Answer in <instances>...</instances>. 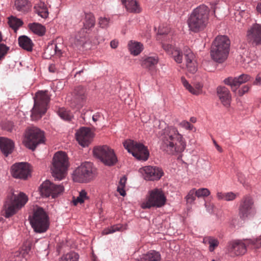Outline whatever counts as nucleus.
Instances as JSON below:
<instances>
[{
	"label": "nucleus",
	"instance_id": "obj_39",
	"mask_svg": "<svg viewBox=\"0 0 261 261\" xmlns=\"http://www.w3.org/2000/svg\"><path fill=\"white\" fill-rule=\"evenodd\" d=\"M89 197L85 190H82L79 193V195L76 198L73 197L72 202L74 205H76L78 203H83L85 200L88 199Z\"/></svg>",
	"mask_w": 261,
	"mask_h": 261
},
{
	"label": "nucleus",
	"instance_id": "obj_62",
	"mask_svg": "<svg viewBox=\"0 0 261 261\" xmlns=\"http://www.w3.org/2000/svg\"><path fill=\"white\" fill-rule=\"evenodd\" d=\"M190 121L192 123H195L196 122V118L192 117L190 118Z\"/></svg>",
	"mask_w": 261,
	"mask_h": 261
},
{
	"label": "nucleus",
	"instance_id": "obj_31",
	"mask_svg": "<svg viewBox=\"0 0 261 261\" xmlns=\"http://www.w3.org/2000/svg\"><path fill=\"white\" fill-rule=\"evenodd\" d=\"M18 43L19 46L28 51L33 49V43L32 41L26 36H21L18 38Z\"/></svg>",
	"mask_w": 261,
	"mask_h": 261
},
{
	"label": "nucleus",
	"instance_id": "obj_16",
	"mask_svg": "<svg viewBox=\"0 0 261 261\" xmlns=\"http://www.w3.org/2000/svg\"><path fill=\"white\" fill-rule=\"evenodd\" d=\"M87 98L86 90L82 86L76 87L73 92L71 104L79 109L83 107Z\"/></svg>",
	"mask_w": 261,
	"mask_h": 261
},
{
	"label": "nucleus",
	"instance_id": "obj_17",
	"mask_svg": "<svg viewBox=\"0 0 261 261\" xmlns=\"http://www.w3.org/2000/svg\"><path fill=\"white\" fill-rule=\"evenodd\" d=\"M247 40L255 45L261 44V24H254L247 31Z\"/></svg>",
	"mask_w": 261,
	"mask_h": 261
},
{
	"label": "nucleus",
	"instance_id": "obj_19",
	"mask_svg": "<svg viewBox=\"0 0 261 261\" xmlns=\"http://www.w3.org/2000/svg\"><path fill=\"white\" fill-rule=\"evenodd\" d=\"M250 79L249 75L243 74L238 77H228L224 80V83L230 86L232 91L236 92L240 85L250 81Z\"/></svg>",
	"mask_w": 261,
	"mask_h": 261
},
{
	"label": "nucleus",
	"instance_id": "obj_21",
	"mask_svg": "<svg viewBox=\"0 0 261 261\" xmlns=\"http://www.w3.org/2000/svg\"><path fill=\"white\" fill-rule=\"evenodd\" d=\"M92 164L85 162L78 167L73 172V179L87 178L92 172Z\"/></svg>",
	"mask_w": 261,
	"mask_h": 261
},
{
	"label": "nucleus",
	"instance_id": "obj_3",
	"mask_svg": "<svg viewBox=\"0 0 261 261\" xmlns=\"http://www.w3.org/2000/svg\"><path fill=\"white\" fill-rule=\"evenodd\" d=\"M230 41L226 36H217L213 42L211 49L212 58L216 62L222 63L227 58Z\"/></svg>",
	"mask_w": 261,
	"mask_h": 261
},
{
	"label": "nucleus",
	"instance_id": "obj_50",
	"mask_svg": "<svg viewBox=\"0 0 261 261\" xmlns=\"http://www.w3.org/2000/svg\"><path fill=\"white\" fill-rule=\"evenodd\" d=\"M109 19L106 17H100L99 19V25L102 28H106L108 26Z\"/></svg>",
	"mask_w": 261,
	"mask_h": 261
},
{
	"label": "nucleus",
	"instance_id": "obj_4",
	"mask_svg": "<svg viewBox=\"0 0 261 261\" xmlns=\"http://www.w3.org/2000/svg\"><path fill=\"white\" fill-rule=\"evenodd\" d=\"M51 165L53 176L58 179L65 178L69 166L66 153L62 151L57 152L53 156Z\"/></svg>",
	"mask_w": 261,
	"mask_h": 261
},
{
	"label": "nucleus",
	"instance_id": "obj_15",
	"mask_svg": "<svg viewBox=\"0 0 261 261\" xmlns=\"http://www.w3.org/2000/svg\"><path fill=\"white\" fill-rule=\"evenodd\" d=\"M164 42L162 43V47L169 55H171L174 61L177 63H181L182 61V53L177 47L169 44L170 36H166Z\"/></svg>",
	"mask_w": 261,
	"mask_h": 261
},
{
	"label": "nucleus",
	"instance_id": "obj_30",
	"mask_svg": "<svg viewBox=\"0 0 261 261\" xmlns=\"http://www.w3.org/2000/svg\"><path fill=\"white\" fill-rule=\"evenodd\" d=\"M53 186L54 183L50 180H45L40 187L41 194L46 197H49L54 188Z\"/></svg>",
	"mask_w": 261,
	"mask_h": 261
},
{
	"label": "nucleus",
	"instance_id": "obj_44",
	"mask_svg": "<svg viewBox=\"0 0 261 261\" xmlns=\"http://www.w3.org/2000/svg\"><path fill=\"white\" fill-rule=\"evenodd\" d=\"M204 241L205 242V243L207 242V243L210 245L209 250L211 252L214 251L215 248L218 246L219 244L218 240L213 238H208L207 239H205L204 240Z\"/></svg>",
	"mask_w": 261,
	"mask_h": 261
},
{
	"label": "nucleus",
	"instance_id": "obj_33",
	"mask_svg": "<svg viewBox=\"0 0 261 261\" xmlns=\"http://www.w3.org/2000/svg\"><path fill=\"white\" fill-rule=\"evenodd\" d=\"M128 48L130 53L135 56L139 55L142 50V45L137 42L130 41L128 44Z\"/></svg>",
	"mask_w": 261,
	"mask_h": 261
},
{
	"label": "nucleus",
	"instance_id": "obj_6",
	"mask_svg": "<svg viewBox=\"0 0 261 261\" xmlns=\"http://www.w3.org/2000/svg\"><path fill=\"white\" fill-rule=\"evenodd\" d=\"M258 249L261 247V236L256 239L238 240L230 243L228 246V251L231 255H240L245 254L247 247Z\"/></svg>",
	"mask_w": 261,
	"mask_h": 261
},
{
	"label": "nucleus",
	"instance_id": "obj_64",
	"mask_svg": "<svg viewBox=\"0 0 261 261\" xmlns=\"http://www.w3.org/2000/svg\"><path fill=\"white\" fill-rule=\"evenodd\" d=\"M120 179H127V177L126 176V175H123L122 177H120Z\"/></svg>",
	"mask_w": 261,
	"mask_h": 261
},
{
	"label": "nucleus",
	"instance_id": "obj_28",
	"mask_svg": "<svg viewBox=\"0 0 261 261\" xmlns=\"http://www.w3.org/2000/svg\"><path fill=\"white\" fill-rule=\"evenodd\" d=\"M35 12L43 18L48 17V11L47 7L44 2L38 1L34 7Z\"/></svg>",
	"mask_w": 261,
	"mask_h": 261
},
{
	"label": "nucleus",
	"instance_id": "obj_11",
	"mask_svg": "<svg viewBox=\"0 0 261 261\" xmlns=\"http://www.w3.org/2000/svg\"><path fill=\"white\" fill-rule=\"evenodd\" d=\"M124 148L139 160L146 161L149 152L143 144L132 140H127L123 143Z\"/></svg>",
	"mask_w": 261,
	"mask_h": 261
},
{
	"label": "nucleus",
	"instance_id": "obj_58",
	"mask_svg": "<svg viewBox=\"0 0 261 261\" xmlns=\"http://www.w3.org/2000/svg\"><path fill=\"white\" fill-rule=\"evenodd\" d=\"M55 51L56 54L57 55L60 56L62 54L61 50L58 47L57 45H56L55 46Z\"/></svg>",
	"mask_w": 261,
	"mask_h": 261
},
{
	"label": "nucleus",
	"instance_id": "obj_46",
	"mask_svg": "<svg viewBox=\"0 0 261 261\" xmlns=\"http://www.w3.org/2000/svg\"><path fill=\"white\" fill-rule=\"evenodd\" d=\"M196 196L199 197H205L208 196L210 194V191L206 188H200L196 190Z\"/></svg>",
	"mask_w": 261,
	"mask_h": 261
},
{
	"label": "nucleus",
	"instance_id": "obj_57",
	"mask_svg": "<svg viewBox=\"0 0 261 261\" xmlns=\"http://www.w3.org/2000/svg\"><path fill=\"white\" fill-rule=\"evenodd\" d=\"M48 70L50 72H55L56 71V68L55 65H50L48 67Z\"/></svg>",
	"mask_w": 261,
	"mask_h": 261
},
{
	"label": "nucleus",
	"instance_id": "obj_52",
	"mask_svg": "<svg viewBox=\"0 0 261 261\" xmlns=\"http://www.w3.org/2000/svg\"><path fill=\"white\" fill-rule=\"evenodd\" d=\"M250 88V87L248 85H245V86H243L241 88V89L239 90V95L240 96H242L243 95H244L245 93H246V92H247L249 91Z\"/></svg>",
	"mask_w": 261,
	"mask_h": 261
},
{
	"label": "nucleus",
	"instance_id": "obj_47",
	"mask_svg": "<svg viewBox=\"0 0 261 261\" xmlns=\"http://www.w3.org/2000/svg\"><path fill=\"white\" fill-rule=\"evenodd\" d=\"M195 189H193L189 191L188 195L186 197V200L188 203H192L195 200L196 197Z\"/></svg>",
	"mask_w": 261,
	"mask_h": 261
},
{
	"label": "nucleus",
	"instance_id": "obj_35",
	"mask_svg": "<svg viewBox=\"0 0 261 261\" xmlns=\"http://www.w3.org/2000/svg\"><path fill=\"white\" fill-rule=\"evenodd\" d=\"M237 197V194L232 192L227 193L218 192L217 194V197L219 200L232 201L234 200Z\"/></svg>",
	"mask_w": 261,
	"mask_h": 261
},
{
	"label": "nucleus",
	"instance_id": "obj_18",
	"mask_svg": "<svg viewBox=\"0 0 261 261\" xmlns=\"http://www.w3.org/2000/svg\"><path fill=\"white\" fill-rule=\"evenodd\" d=\"M139 172L144 178L153 177L159 179L164 175V172L161 168L151 166H147L140 168Z\"/></svg>",
	"mask_w": 261,
	"mask_h": 261
},
{
	"label": "nucleus",
	"instance_id": "obj_32",
	"mask_svg": "<svg viewBox=\"0 0 261 261\" xmlns=\"http://www.w3.org/2000/svg\"><path fill=\"white\" fill-rule=\"evenodd\" d=\"M160 254L158 252L152 250L143 254L138 261H160Z\"/></svg>",
	"mask_w": 261,
	"mask_h": 261
},
{
	"label": "nucleus",
	"instance_id": "obj_37",
	"mask_svg": "<svg viewBox=\"0 0 261 261\" xmlns=\"http://www.w3.org/2000/svg\"><path fill=\"white\" fill-rule=\"evenodd\" d=\"M79 255L75 252H70L63 255L59 261H79Z\"/></svg>",
	"mask_w": 261,
	"mask_h": 261
},
{
	"label": "nucleus",
	"instance_id": "obj_63",
	"mask_svg": "<svg viewBox=\"0 0 261 261\" xmlns=\"http://www.w3.org/2000/svg\"><path fill=\"white\" fill-rule=\"evenodd\" d=\"M92 261H98L96 257L94 255H93L92 257Z\"/></svg>",
	"mask_w": 261,
	"mask_h": 261
},
{
	"label": "nucleus",
	"instance_id": "obj_14",
	"mask_svg": "<svg viewBox=\"0 0 261 261\" xmlns=\"http://www.w3.org/2000/svg\"><path fill=\"white\" fill-rule=\"evenodd\" d=\"M12 175L16 178H24L29 177L31 172L30 165L27 163H19L13 165Z\"/></svg>",
	"mask_w": 261,
	"mask_h": 261
},
{
	"label": "nucleus",
	"instance_id": "obj_29",
	"mask_svg": "<svg viewBox=\"0 0 261 261\" xmlns=\"http://www.w3.org/2000/svg\"><path fill=\"white\" fill-rule=\"evenodd\" d=\"M127 11L132 13H139L141 8L138 3L134 0H121Z\"/></svg>",
	"mask_w": 261,
	"mask_h": 261
},
{
	"label": "nucleus",
	"instance_id": "obj_25",
	"mask_svg": "<svg viewBox=\"0 0 261 261\" xmlns=\"http://www.w3.org/2000/svg\"><path fill=\"white\" fill-rule=\"evenodd\" d=\"M14 146V144L12 140L6 138H0V148L6 156L12 153Z\"/></svg>",
	"mask_w": 261,
	"mask_h": 261
},
{
	"label": "nucleus",
	"instance_id": "obj_12",
	"mask_svg": "<svg viewBox=\"0 0 261 261\" xmlns=\"http://www.w3.org/2000/svg\"><path fill=\"white\" fill-rule=\"evenodd\" d=\"M93 154L105 165L109 166L114 165L117 162V158L113 149L107 145L94 148Z\"/></svg>",
	"mask_w": 261,
	"mask_h": 261
},
{
	"label": "nucleus",
	"instance_id": "obj_5",
	"mask_svg": "<svg viewBox=\"0 0 261 261\" xmlns=\"http://www.w3.org/2000/svg\"><path fill=\"white\" fill-rule=\"evenodd\" d=\"M28 201V196L23 192H20L18 195L13 193L9 194L4 204L5 217L9 218L14 215L24 206Z\"/></svg>",
	"mask_w": 261,
	"mask_h": 261
},
{
	"label": "nucleus",
	"instance_id": "obj_34",
	"mask_svg": "<svg viewBox=\"0 0 261 261\" xmlns=\"http://www.w3.org/2000/svg\"><path fill=\"white\" fill-rule=\"evenodd\" d=\"M84 28L86 30H89L91 28L94 27L95 25V18L94 16L91 14H86L84 21Z\"/></svg>",
	"mask_w": 261,
	"mask_h": 261
},
{
	"label": "nucleus",
	"instance_id": "obj_43",
	"mask_svg": "<svg viewBox=\"0 0 261 261\" xmlns=\"http://www.w3.org/2000/svg\"><path fill=\"white\" fill-rule=\"evenodd\" d=\"M122 226L121 224H117L111 226L110 228L105 229L103 231V234H108L114 233L117 231H121L122 230Z\"/></svg>",
	"mask_w": 261,
	"mask_h": 261
},
{
	"label": "nucleus",
	"instance_id": "obj_53",
	"mask_svg": "<svg viewBox=\"0 0 261 261\" xmlns=\"http://www.w3.org/2000/svg\"><path fill=\"white\" fill-rule=\"evenodd\" d=\"M205 206L206 208V210L210 213L213 212V209L214 207V205L213 203H208L207 202H205Z\"/></svg>",
	"mask_w": 261,
	"mask_h": 261
},
{
	"label": "nucleus",
	"instance_id": "obj_24",
	"mask_svg": "<svg viewBox=\"0 0 261 261\" xmlns=\"http://www.w3.org/2000/svg\"><path fill=\"white\" fill-rule=\"evenodd\" d=\"M217 94L222 104L225 106L229 105L231 96L229 90L225 87L217 88Z\"/></svg>",
	"mask_w": 261,
	"mask_h": 261
},
{
	"label": "nucleus",
	"instance_id": "obj_36",
	"mask_svg": "<svg viewBox=\"0 0 261 261\" xmlns=\"http://www.w3.org/2000/svg\"><path fill=\"white\" fill-rule=\"evenodd\" d=\"M15 6L18 11L23 12L27 11L30 8L27 0H16Z\"/></svg>",
	"mask_w": 261,
	"mask_h": 261
},
{
	"label": "nucleus",
	"instance_id": "obj_13",
	"mask_svg": "<svg viewBox=\"0 0 261 261\" xmlns=\"http://www.w3.org/2000/svg\"><path fill=\"white\" fill-rule=\"evenodd\" d=\"M238 211L239 216L242 219H245L255 214L254 201L251 196L246 195L242 198L240 202Z\"/></svg>",
	"mask_w": 261,
	"mask_h": 261
},
{
	"label": "nucleus",
	"instance_id": "obj_40",
	"mask_svg": "<svg viewBox=\"0 0 261 261\" xmlns=\"http://www.w3.org/2000/svg\"><path fill=\"white\" fill-rule=\"evenodd\" d=\"M8 23L10 27L16 31L19 27L22 25L23 22L20 19L12 16L9 18Z\"/></svg>",
	"mask_w": 261,
	"mask_h": 261
},
{
	"label": "nucleus",
	"instance_id": "obj_20",
	"mask_svg": "<svg viewBox=\"0 0 261 261\" xmlns=\"http://www.w3.org/2000/svg\"><path fill=\"white\" fill-rule=\"evenodd\" d=\"M76 138L81 146L85 147L91 142L92 138V133L90 128L82 127L76 133Z\"/></svg>",
	"mask_w": 261,
	"mask_h": 261
},
{
	"label": "nucleus",
	"instance_id": "obj_10",
	"mask_svg": "<svg viewBox=\"0 0 261 261\" xmlns=\"http://www.w3.org/2000/svg\"><path fill=\"white\" fill-rule=\"evenodd\" d=\"M30 223L34 230L39 233L45 232L49 224L47 215L43 208L40 207L34 211Z\"/></svg>",
	"mask_w": 261,
	"mask_h": 261
},
{
	"label": "nucleus",
	"instance_id": "obj_26",
	"mask_svg": "<svg viewBox=\"0 0 261 261\" xmlns=\"http://www.w3.org/2000/svg\"><path fill=\"white\" fill-rule=\"evenodd\" d=\"M181 81L182 85L190 93L195 94L199 95L202 93V85L199 83L194 84L193 86L189 84L188 82L185 77H181Z\"/></svg>",
	"mask_w": 261,
	"mask_h": 261
},
{
	"label": "nucleus",
	"instance_id": "obj_8",
	"mask_svg": "<svg viewBox=\"0 0 261 261\" xmlns=\"http://www.w3.org/2000/svg\"><path fill=\"white\" fill-rule=\"evenodd\" d=\"M166 202V198L163 191L161 189H154L148 192L141 206L143 209L161 207L165 204Z\"/></svg>",
	"mask_w": 261,
	"mask_h": 261
},
{
	"label": "nucleus",
	"instance_id": "obj_56",
	"mask_svg": "<svg viewBox=\"0 0 261 261\" xmlns=\"http://www.w3.org/2000/svg\"><path fill=\"white\" fill-rule=\"evenodd\" d=\"M118 42L115 40H112L110 42L111 47L113 48H116L118 46Z\"/></svg>",
	"mask_w": 261,
	"mask_h": 261
},
{
	"label": "nucleus",
	"instance_id": "obj_9",
	"mask_svg": "<svg viewBox=\"0 0 261 261\" xmlns=\"http://www.w3.org/2000/svg\"><path fill=\"white\" fill-rule=\"evenodd\" d=\"M44 141L43 132L39 128L32 126L26 130L23 142L27 148L34 150L38 144L43 143Z\"/></svg>",
	"mask_w": 261,
	"mask_h": 261
},
{
	"label": "nucleus",
	"instance_id": "obj_2",
	"mask_svg": "<svg viewBox=\"0 0 261 261\" xmlns=\"http://www.w3.org/2000/svg\"><path fill=\"white\" fill-rule=\"evenodd\" d=\"M209 13V8L204 5L194 9L188 21L190 30L194 32L203 30L208 23Z\"/></svg>",
	"mask_w": 261,
	"mask_h": 261
},
{
	"label": "nucleus",
	"instance_id": "obj_23",
	"mask_svg": "<svg viewBox=\"0 0 261 261\" xmlns=\"http://www.w3.org/2000/svg\"><path fill=\"white\" fill-rule=\"evenodd\" d=\"M185 55L188 71L192 74L195 73L197 70V64L195 55L190 49L186 50Z\"/></svg>",
	"mask_w": 261,
	"mask_h": 261
},
{
	"label": "nucleus",
	"instance_id": "obj_51",
	"mask_svg": "<svg viewBox=\"0 0 261 261\" xmlns=\"http://www.w3.org/2000/svg\"><path fill=\"white\" fill-rule=\"evenodd\" d=\"M179 126L186 128V129L191 130L193 129L194 126L187 121H182L179 123Z\"/></svg>",
	"mask_w": 261,
	"mask_h": 261
},
{
	"label": "nucleus",
	"instance_id": "obj_1",
	"mask_svg": "<svg viewBox=\"0 0 261 261\" xmlns=\"http://www.w3.org/2000/svg\"><path fill=\"white\" fill-rule=\"evenodd\" d=\"M161 148L168 154L181 152L185 149L186 144L182 136L177 129L170 126L163 130L161 136Z\"/></svg>",
	"mask_w": 261,
	"mask_h": 261
},
{
	"label": "nucleus",
	"instance_id": "obj_48",
	"mask_svg": "<svg viewBox=\"0 0 261 261\" xmlns=\"http://www.w3.org/2000/svg\"><path fill=\"white\" fill-rule=\"evenodd\" d=\"M88 30H86L84 28L80 31L77 35L75 36V38L77 40L84 42V39L86 37V34L87 33Z\"/></svg>",
	"mask_w": 261,
	"mask_h": 261
},
{
	"label": "nucleus",
	"instance_id": "obj_38",
	"mask_svg": "<svg viewBox=\"0 0 261 261\" xmlns=\"http://www.w3.org/2000/svg\"><path fill=\"white\" fill-rule=\"evenodd\" d=\"M29 25H30V29L34 33H35L39 36H42L45 34V28H44V26H43L41 24L37 23H34L32 24H30Z\"/></svg>",
	"mask_w": 261,
	"mask_h": 261
},
{
	"label": "nucleus",
	"instance_id": "obj_60",
	"mask_svg": "<svg viewBox=\"0 0 261 261\" xmlns=\"http://www.w3.org/2000/svg\"><path fill=\"white\" fill-rule=\"evenodd\" d=\"M99 115L98 114L94 115L92 117V119L94 121H96L98 120Z\"/></svg>",
	"mask_w": 261,
	"mask_h": 261
},
{
	"label": "nucleus",
	"instance_id": "obj_49",
	"mask_svg": "<svg viewBox=\"0 0 261 261\" xmlns=\"http://www.w3.org/2000/svg\"><path fill=\"white\" fill-rule=\"evenodd\" d=\"M9 50V47L5 44H0V61L4 59Z\"/></svg>",
	"mask_w": 261,
	"mask_h": 261
},
{
	"label": "nucleus",
	"instance_id": "obj_41",
	"mask_svg": "<svg viewBox=\"0 0 261 261\" xmlns=\"http://www.w3.org/2000/svg\"><path fill=\"white\" fill-rule=\"evenodd\" d=\"M54 188H53L50 196L52 198H55L61 194L64 190L63 186L59 185H56L54 184Z\"/></svg>",
	"mask_w": 261,
	"mask_h": 261
},
{
	"label": "nucleus",
	"instance_id": "obj_61",
	"mask_svg": "<svg viewBox=\"0 0 261 261\" xmlns=\"http://www.w3.org/2000/svg\"><path fill=\"white\" fill-rule=\"evenodd\" d=\"M256 9L257 11L261 14V3H259L257 5Z\"/></svg>",
	"mask_w": 261,
	"mask_h": 261
},
{
	"label": "nucleus",
	"instance_id": "obj_59",
	"mask_svg": "<svg viewBox=\"0 0 261 261\" xmlns=\"http://www.w3.org/2000/svg\"><path fill=\"white\" fill-rule=\"evenodd\" d=\"M168 32V30H167V31H163L160 28L159 30V34H160V35H163L164 34H167Z\"/></svg>",
	"mask_w": 261,
	"mask_h": 261
},
{
	"label": "nucleus",
	"instance_id": "obj_22",
	"mask_svg": "<svg viewBox=\"0 0 261 261\" xmlns=\"http://www.w3.org/2000/svg\"><path fill=\"white\" fill-rule=\"evenodd\" d=\"M92 164L85 162L78 167L73 172V179L87 178L92 172Z\"/></svg>",
	"mask_w": 261,
	"mask_h": 261
},
{
	"label": "nucleus",
	"instance_id": "obj_54",
	"mask_svg": "<svg viewBox=\"0 0 261 261\" xmlns=\"http://www.w3.org/2000/svg\"><path fill=\"white\" fill-rule=\"evenodd\" d=\"M254 84L255 85H261V72L257 75Z\"/></svg>",
	"mask_w": 261,
	"mask_h": 261
},
{
	"label": "nucleus",
	"instance_id": "obj_27",
	"mask_svg": "<svg viewBox=\"0 0 261 261\" xmlns=\"http://www.w3.org/2000/svg\"><path fill=\"white\" fill-rule=\"evenodd\" d=\"M158 61V58L156 56L145 57L141 60V66L144 68L151 69L154 68Z\"/></svg>",
	"mask_w": 261,
	"mask_h": 261
},
{
	"label": "nucleus",
	"instance_id": "obj_7",
	"mask_svg": "<svg viewBox=\"0 0 261 261\" xmlns=\"http://www.w3.org/2000/svg\"><path fill=\"white\" fill-rule=\"evenodd\" d=\"M50 97L47 92L39 91L34 97V105L32 110L31 117L33 120H38L45 114L48 109Z\"/></svg>",
	"mask_w": 261,
	"mask_h": 261
},
{
	"label": "nucleus",
	"instance_id": "obj_55",
	"mask_svg": "<svg viewBox=\"0 0 261 261\" xmlns=\"http://www.w3.org/2000/svg\"><path fill=\"white\" fill-rule=\"evenodd\" d=\"M213 143L219 152H222L223 151L222 148L217 143L215 140H213Z\"/></svg>",
	"mask_w": 261,
	"mask_h": 261
},
{
	"label": "nucleus",
	"instance_id": "obj_45",
	"mask_svg": "<svg viewBox=\"0 0 261 261\" xmlns=\"http://www.w3.org/2000/svg\"><path fill=\"white\" fill-rule=\"evenodd\" d=\"M125 184L126 180H119L118 184L117 185V191L121 196L123 197L126 195V192L125 189Z\"/></svg>",
	"mask_w": 261,
	"mask_h": 261
},
{
	"label": "nucleus",
	"instance_id": "obj_42",
	"mask_svg": "<svg viewBox=\"0 0 261 261\" xmlns=\"http://www.w3.org/2000/svg\"><path fill=\"white\" fill-rule=\"evenodd\" d=\"M58 113L60 117L64 120H69L72 117L71 113L64 108H60Z\"/></svg>",
	"mask_w": 261,
	"mask_h": 261
}]
</instances>
